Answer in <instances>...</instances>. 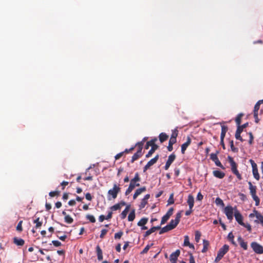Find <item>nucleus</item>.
<instances>
[{"label":"nucleus","mask_w":263,"mask_h":263,"mask_svg":"<svg viewBox=\"0 0 263 263\" xmlns=\"http://www.w3.org/2000/svg\"><path fill=\"white\" fill-rule=\"evenodd\" d=\"M160 229L161 230L159 232V234H162L166 233L170 230H172L168 224H167L166 226H165L164 227H163Z\"/></svg>","instance_id":"32"},{"label":"nucleus","mask_w":263,"mask_h":263,"mask_svg":"<svg viewBox=\"0 0 263 263\" xmlns=\"http://www.w3.org/2000/svg\"><path fill=\"white\" fill-rule=\"evenodd\" d=\"M187 203L189 206L190 209H193L194 205V197L191 194L188 196Z\"/></svg>","instance_id":"18"},{"label":"nucleus","mask_w":263,"mask_h":263,"mask_svg":"<svg viewBox=\"0 0 263 263\" xmlns=\"http://www.w3.org/2000/svg\"><path fill=\"white\" fill-rule=\"evenodd\" d=\"M160 229H161V227L160 226L153 227L152 228H151L150 229L147 230L145 233V234L144 235V236L145 237H146L148 236H149L150 234L153 233V232H155L156 230H160Z\"/></svg>","instance_id":"12"},{"label":"nucleus","mask_w":263,"mask_h":263,"mask_svg":"<svg viewBox=\"0 0 263 263\" xmlns=\"http://www.w3.org/2000/svg\"><path fill=\"white\" fill-rule=\"evenodd\" d=\"M167 202H168V203H167L168 205L172 204L174 203V194H171L170 195L168 200L167 201Z\"/></svg>","instance_id":"43"},{"label":"nucleus","mask_w":263,"mask_h":263,"mask_svg":"<svg viewBox=\"0 0 263 263\" xmlns=\"http://www.w3.org/2000/svg\"><path fill=\"white\" fill-rule=\"evenodd\" d=\"M169 218L170 217L167 215H164L162 217L161 221V225L164 224L169 219Z\"/></svg>","instance_id":"42"},{"label":"nucleus","mask_w":263,"mask_h":263,"mask_svg":"<svg viewBox=\"0 0 263 263\" xmlns=\"http://www.w3.org/2000/svg\"><path fill=\"white\" fill-rule=\"evenodd\" d=\"M213 174L215 177L219 179H222L225 176L224 173L218 170L214 171Z\"/></svg>","instance_id":"17"},{"label":"nucleus","mask_w":263,"mask_h":263,"mask_svg":"<svg viewBox=\"0 0 263 263\" xmlns=\"http://www.w3.org/2000/svg\"><path fill=\"white\" fill-rule=\"evenodd\" d=\"M215 203L217 205H224V203L222 199H221L220 198L217 197L216 198L215 200Z\"/></svg>","instance_id":"48"},{"label":"nucleus","mask_w":263,"mask_h":263,"mask_svg":"<svg viewBox=\"0 0 263 263\" xmlns=\"http://www.w3.org/2000/svg\"><path fill=\"white\" fill-rule=\"evenodd\" d=\"M146 188L145 186H143L140 189H137L133 196L134 199H135L139 195L146 191Z\"/></svg>","instance_id":"14"},{"label":"nucleus","mask_w":263,"mask_h":263,"mask_svg":"<svg viewBox=\"0 0 263 263\" xmlns=\"http://www.w3.org/2000/svg\"><path fill=\"white\" fill-rule=\"evenodd\" d=\"M237 239L240 247L242 248L243 250H247L248 249L247 242L245 241L240 236L238 237Z\"/></svg>","instance_id":"13"},{"label":"nucleus","mask_w":263,"mask_h":263,"mask_svg":"<svg viewBox=\"0 0 263 263\" xmlns=\"http://www.w3.org/2000/svg\"><path fill=\"white\" fill-rule=\"evenodd\" d=\"M203 249H202L201 252L202 253H205L208 250V247L209 246V241L204 239L203 240Z\"/></svg>","instance_id":"27"},{"label":"nucleus","mask_w":263,"mask_h":263,"mask_svg":"<svg viewBox=\"0 0 263 263\" xmlns=\"http://www.w3.org/2000/svg\"><path fill=\"white\" fill-rule=\"evenodd\" d=\"M65 221L69 224L72 223L73 221V219L69 215H66L64 217Z\"/></svg>","instance_id":"35"},{"label":"nucleus","mask_w":263,"mask_h":263,"mask_svg":"<svg viewBox=\"0 0 263 263\" xmlns=\"http://www.w3.org/2000/svg\"><path fill=\"white\" fill-rule=\"evenodd\" d=\"M96 252L97 254V257L99 260H101L103 259V253L100 247L98 245L96 247Z\"/></svg>","instance_id":"20"},{"label":"nucleus","mask_w":263,"mask_h":263,"mask_svg":"<svg viewBox=\"0 0 263 263\" xmlns=\"http://www.w3.org/2000/svg\"><path fill=\"white\" fill-rule=\"evenodd\" d=\"M123 232L122 231H120L118 233H116L115 234V239H120L121 237H122V236L123 235Z\"/></svg>","instance_id":"47"},{"label":"nucleus","mask_w":263,"mask_h":263,"mask_svg":"<svg viewBox=\"0 0 263 263\" xmlns=\"http://www.w3.org/2000/svg\"><path fill=\"white\" fill-rule=\"evenodd\" d=\"M13 240V243L17 246H23L25 244V241L22 238L15 237Z\"/></svg>","instance_id":"11"},{"label":"nucleus","mask_w":263,"mask_h":263,"mask_svg":"<svg viewBox=\"0 0 263 263\" xmlns=\"http://www.w3.org/2000/svg\"><path fill=\"white\" fill-rule=\"evenodd\" d=\"M228 161L231 165V171L232 173L237 176L238 180H241L242 177L237 170V164L233 160V158L231 156H228Z\"/></svg>","instance_id":"3"},{"label":"nucleus","mask_w":263,"mask_h":263,"mask_svg":"<svg viewBox=\"0 0 263 263\" xmlns=\"http://www.w3.org/2000/svg\"><path fill=\"white\" fill-rule=\"evenodd\" d=\"M234 216L236 220L240 225H244L243 217L241 213L237 210L236 208H235L234 210Z\"/></svg>","instance_id":"9"},{"label":"nucleus","mask_w":263,"mask_h":263,"mask_svg":"<svg viewBox=\"0 0 263 263\" xmlns=\"http://www.w3.org/2000/svg\"><path fill=\"white\" fill-rule=\"evenodd\" d=\"M240 133H238L237 132H236L235 133V138L237 140H239L240 141L242 142L243 141V140L242 139V137H241L240 136Z\"/></svg>","instance_id":"58"},{"label":"nucleus","mask_w":263,"mask_h":263,"mask_svg":"<svg viewBox=\"0 0 263 263\" xmlns=\"http://www.w3.org/2000/svg\"><path fill=\"white\" fill-rule=\"evenodd\" d=\"M189 261L190 263H195V259L192 254H190Z\"/></svg>","instance_id":"61"},{"label":"nucleus","mask_w":263,"mask_h":263,"mask_svg":"<svg viewBox=\"0 0 263 263\" xmlns=\"http://www.w3.org/2000/svg\"><path fill=\"white\" fill-rule=\"evenodd\" d=\"M249 162H250V163L251 164V166H252V170L258 169L257 168V165L256 164V163L254 162V160H253L252 159H250L249 160Z\"/></svg>","instance_id":"49"},{"label":"nucleus","mask_w":263,"mask_h":263,"mask_svg":"<svg viewBox=\"0 0 263 263\" xmlns=\"http://www.w3.org/2000/svg\"><path fill=\"white\" fill-rule=\"evenodd\" d=\"M249 137H250V139L249 140V143L251 145L253 143L254 137H253V135L252 133H249Z\"/></svg>","instance_id":"59"},{"label":"nucleus","mask_w":263,"mask_h":263,"mask_svg":"<svg viewBox=\"0 0 263 263\" xmlns=\"http://www.w3.org/2000/svg\"><path fill=\"white\" fill-rule=\"evenodd\" d=\"M218 152L217 151L216 153H212L210 155V159L215 162V164L222 169H224V167L218 159L217 157V154H218Z\"/></svg>","instance_id":"8"},{"label":"nucleus","mask_w":263,"mask_h":263,"mask_svg":"<svg viewBox=\"0 0 263 263\" xmlns=\"http://www.w3.org/2000/svg\"><path fill=\"white\" fill-rule=\"evenodd\" d=\"M183 246L185 247H189L190 248L194 249V246L193 244L190 243L189 241V237L187 235L184 236V240L183 242Z\"/></svg>","instance_id":"19"},{"label":"nucleus","mask_w":263,"mask_h":263,"mask_svg":"<svg viewBox=\"0 0 263 263\" xmlns=\"http://www.w3.org/2000/svg\"><path fill=\"white\" fill-rule=\"evenodd\" d=\"M140 186V184L139 183H137L136 182H133V180H130V184L129 185V187L130 189H132L134 190L136 186Z\"/></svg>","instance_id":"39"},{"label":"nucleus","mask_w":263,"mask_h":263,"mask_svg":"<svg viewBox=\"0 0 263 263\" xmlns=\"http://www.w3.org/2000/svg\"><path fill=\"white\" fill-rule=\"evenodd\" d=\"M159 138L160 142L163 143L168 139V136L165 133H161L159 135Z\"/></svg>","instance_id":"26"},{"label":"nucleus","mask_w":263,"mask_h":263,"mask_svg":"<svg viewBox=\"0 0 263 263\" xmlns=\"http://www.w3.org/2000/svg\"><path fill=\"white\" fill-rule=\"evenodd\" d=\"M229 249V246L228 245H223L221 248L217 253V256L215 258L214 262L216 263L218 262L223 257V256L228 252Z\"/></svg>","instance_id":"4"},{"label":"nucleus","mask_w":263,"mask_h":263,"mask_svg":"<svg viewBox=\"0 0 263 263\" xmlns=\"http://www.w3.org/2000/svg\"><path fill=\"white\" fill-rule=\"evenodd\" d=\"M173 211H174V209L173 208H171L167 212V213H166V215H167L169 217H170L173 213Z\"/></svg>","instance_id":"57"},{"label":"nucleus","mask_w":263,"mask_h":263,"mask_svg":"<svg viewBox=\"0 0 263 263\" xmlns=\"http://www.w3.org/2000/svg\"><path fill=\"white\" fill-rule=\"evenodd\" d=\"M159 155H157L154 158L152 159L151 160H149L147 163H148V165H150L151 166H152L154 164H155L157 161H158L159 159Z\"/></svg>","instance_id":"30"},{"label":"nucleus","mask_w":263,"mask_h":263,"mask_svg":"<svg viewBox=\"0 0 263 263\" xmlns=\"http://www.w3.org/2000/svg\"><path fill=\"white\" fill-rule=\"evenodd\" d=\"M181 217V212H180L176 214V217L174 220L172 219L171 220V221L168 224V225L170 227V228L171 229V230L174 229V228H175L177 227V226L180 222Z\"/></svg>","instance_id":"5"},{"label":"nucleus","mask_w":263,"mask_h":263,"mask_svg":"<svg viewBox=\"0 0 263 263\" xmlns=\"http://www.w3.org/2000/svg\"><path fill=\"white\" fill-rule=\"evenodd\" d=\"M60 191L56 190L54 191H51V192H49V195L51 197H53L54 196H59L60 195Z\"/></svg>","instance_id":"37"},{"label":"nucleus","mask_w":263,"mask_h":263,"mask_svg":"<svg viewBox=\"0 0 263 263\" xmlns=\"http://www.w3.org/2000/svg\"><path fill=\"white\" fill-rule=\"evenodd\" d=\"M235 209H234L232 206L228 205L224 208V213L227 216L228 219L231 221L233 218V213Z\"/></svg>","instance_id":"6"},{"label":"nucleus","mask_w":263,"mask_h":263,"mask_svg":"<svg viewBox=\"0 0 263 263\" xmlns=\"http://www.w3.org/2000/svg\"><path fill=\"white\" fill-rule=\"evenodd\" d=\"M131 180H133V182H139L141 179H140V177L139 176V173H136L135 175L134 178Z\"/></svg>","instance_id":"41"},{"label":"nucleus","mask_w":263,"mask_h":263,"mask_svg":"<svg viewBox=\"0 0 263 263\" xmlns=\"http://www.w3.org/2000/svg\"><path fill=\"white\" fill-rule=\"evenodd\" d=\"M107 232H108L107 229H102L101 232V234L100 235V237L101 238H103Z\"/></svg>","instance_id":"51"},{"label":"nucleus","mask_w":263,"mask_h":263,"mask_svg":"<svg viewBox=\"0 0 263 263\" xmlns=\"http://www.w3.org/2000/svg\"><path fill=\"white\" fill-rule=\"evenodd\" d=\"M22 223H23L22 220L20 221L18 223L16 228V229L17 231L22 232L23 231Z\"/></svg>","instance_id":"45"},{"label":"nucleus","mask_w":263,"mask_h":263,"mask_svg":"<svg viewBox=\"0 0 263 263\" xmlns=\"http://www.w3.org/2000/svg\"><path fill=\"white\" fill-rule=\"evenodd\" d=\"M248 184L250 194L252 196V198L255 202V205L258 206L260 203V199L256 195L257 187L255 185H253V184L250 181L248 182Z\"/></svg>","instance_id":"2"},{"label":"nucleus","mask_w":263,"mask_h":263,"mask_svg":"<svg viewBox=\"0 0 263 263\" xmlns=\"http://www.w3.org/2000/svg\"><path fill=\"white\" fill-rule=\"evenodd\" d=\"M86 218L87 219V220H89L92 223H95L96 222V219L95 217L92 215H87L86 216Z\"/></svg>","instance_id":"38"},{"label":"nucleus","mask_w":263,"mask_h":263,"mask_svg":"<svg viewBox=\"0 0 263 263\" xmlns=\"http://www.w3.org/2000/svg\"><path fill=\"white\" fill-rule=\"evenodd\" d=\"M243 115L244 114L243 113H240L237 116L235 119V122L237 125H240L241 118L243 116Z\"/></svg>","instance_id":"29"},{"label":"nucleus","mask_w":263,"mask_h":263,"mask_svg":"<svg viewBox=\"0 0 263 263\" xmlns=\"http://www.w3.org/2000/svg\"><path fill=\"white\" fill-rule=\"evenodd\" d=\"M143 143H144V142L142 141L141 142L137 143L135 146H137L138 147V149H140V151H142V148H143Z\"/></svg>","instance_id":"54"},{"label":"nucleus","mask_w":263,"mask_h":263,"mask_svg":"<svg viewBox=\"0 0 263 263\" xmlns=\"http://www.w3.org/2000/svg\"><path fill=\"white\" fill-rule=\"evenodd\" d=\"M52 243L55 246V247H59L62 245V243L61 242H60L58 240H52Z\"/></svg>","instance_id":"56"},{"label":"nucleus","mask_w":263,"mask_h":263,"mask_svg":"<svg viewBox=\"0 0 263 263\" xmlns=\"http://www.w3.org/2000/svg\"><path fill=\"white\" fill-rule=\"evenodd\" d=\"M180 251L179 250H177L175 252L172 253L170 255V259L171 260H177L178 257L180 255Z\"/></svg>","instance_id":"15"},{"label":"nucleus","mask_w":263,"mask_h":263,"mask_svg":"<svg viewBox=\"0 0 263 263\" xmlns=\"http://www.w3.org/2000/svg\"><path fill=\"white\" fill-rule=\"evenodd\" d=\"M228 130V128L227 126L222 125L221 126V132L220 135V140H224V138L226 136V134Z\"/></svg>","instance_id":"22"},{"label":"nucleus","mask_w":263,"mask_h":263,"mask_svg":"<svg viewBox=\"0 0 263 263\" xmlns=\"http://www.w3.org/2000/svg\"><path fill=\"white\" fill-rule=\"evenodd\" d=\"M157 140V138H154L152 139L151 140L147 142L145 146V149H148L149 146L153 147V145H156L155 144L156 141Z\"/></svg>","instance_id":"23"},{"label":"nucleus","mask_w":263,"mask_h":263,"mask_svg":"<svg viewBox=\"0 0 263 263\" xmlns=\"http://www.w3.org/2000/svg\"><path fill=\"white\" fill-rule=\"evenodd\" d=\"M260 105L258 102H257L255 104L254 107V110H253L254 112L258 113V110L259 109Z\"/></svg>","instance_id":"53"},{"label":"nucleus","mask_w":263,"mask_h":263,"mask_svg":"<svg viewBox=\"0 0 263 263\" xmlns=\"http://www.w3.org/2000/svg\"><path fill=\"white\" fill-rule=\"evenodd\" d=\"M176 157L175 154L174 153H172L168 156L167 162L172 164L173 162V161L175 160Z\"/></svg>","instance_id":"33"},{"label":"nucleus","mask_w":263,"mask_h":263,"mask_svg":"<svg viewBox=\"0 0 263 263\" xmlns=\"http://www.w3.org/2000/svg\"><path fill=\"white\" fill-rule=\"evenodd\" d=\"M130 209V205H127L120 215L121 218L124 219L127 216Z\"/></svg>","instance_id":"21"},{"label":"nucleus","mask_w":263,"mask_h":263,"mask_svg":"<svg viewBox=\"0 0 263 263\" xmlns=\"http://www.w3.org/2000/svg\"><path fill=\"white\" fill-rule=\"evenodd\" d=\"M121 191V188L119 185L114 183L113 187L108 190L107 192V199L110 200L112 199H115L117 197V195Z\"/></svg>","instance_id":"1"},{"label":"nucleus","mask_w":263,"mask_h":263,"mask_svg":"<svg viewBox=\"0 0 263 263\" xmlns=\"http://www.w3.org/2000/svg\"><path fill=\"white\" fill-rule=\"evenodd\" d=\"M153 245V243H151V245H147L145 248L143 250V251H142V253H143V254H145V253H146L149 250V249L151 248V247Z\"/></svg>","instance_id":"50"},{"label":"nucleus","mask_w":263,"mask_h":263,"mask_svg":"<svg viewBox=\"0 0 263 263\" xmlns=\"http://www.w3.org/2000/svg\"><path fill=\"white\" fill-rule=\"evenodd\" d=\"M251 247L253 251L257 254H261L263 253V247L256 242H252Z\"/></svg>","instance_id":"7"},{"label":"nucleus","mask_w":263,"mask_h":263,"mask_svg":"<svg viewBox=\"0 0 263 263\" xmlns=\"http://www.w3.org/2000/svg\"><path fill=\"white\" fill-rule=\"evenodd\" d=\"M124 154V152H122L119 153V154H117L115 157V159L116 160L119 159Z\"/></svg>","instance_id":"60"},{"label":"nucleus","mask_w":263,"mask_h":263,"mask_svg":"<svg viewBox=\"0 0 263 263\" xmlns=\"http://www.w3.org/2000/svg\"><path fill=\"white\" fill-rule=\"evenodd\" d=\"M200 237H201V233L198 231H196L195 232V239L197 242H198L199 241Z\"/></svg>","instance_id":"40"},{"label":"nucleus","mask_w":263,"mask_h":263,"mask_svg":"<svg viewBox=\"0 0 263 263\" xmlns=\"http://www.w3.org/2000/svg\"><path fill=\"white\" fill-rule=\"evenodd\" d=\"M191 139L190 137H187V141L181 145V152L182 154H185V152L187 148V147L191 144Z\"/></svg>","instance_id":"10"},{"label":"nucleus","mask_w":263,"mask_h":263,"mask_svg":"<svg viewBox=\"0 0 263 263\" xmlns=\"http://www.w3.org/2000/svg\"><path fill=\"white\" fill-rule=\"evenodd\" d=\"M147 203V201L144 200V199H142L141 202L140 203V204L139 205V207L140 209H143L145 207V206Z\"/></svg>","instance_id":"52"},{"label":"nucleus","mask_w":263,"mask_h":263,"mask_svg":"<svg viewBox=\"0 0 263 263\" xmlns=\"http://www.w3.org/2000/svg\"><path fill=\"white\" fill-rule=\"evenodd\" d=\"M230 147H231V149L232 151H233L234 153H237L238 152V148H236L234 146V142H233V140L230 141Z\"/></svg>","instance_id":"36"},{"label":"nucleus","mask_w":263,"mask_h":263,"mask_svg":"<svg viewBox=\"0 0 263 263\" xmlns=\"http://www.w3.org/2000/svg\"><path fill=\"white\" fill-rule=\"evenodd\" d=\"M142 155V151H141L140 149H138L137 152L133 156L131 160V162L133 163L135 161L137 160L140 157H141Z\"/></svg>","instance_id":"16"},{"label":"nucleus","mask_w":263,"mask_h":263,"mask_svg":"<svg viewBox=\"0 0 263 263\" xmlns=\"http://www.w3.org/2000/svg\"><path fill=\"white\" fill-rule=\"evenodd\" d=\"M69 182L68 181H64L61 183V185L62 186V189L64 190L65 189V187L68 184Z\"/></svg>","instance_id":"62"},{"label":"nucleus","mask_w":263,"mask_h":263,"mask_svg":"<svg viewBox=\"0 0 263 263\" xmlns=\"http://www.w3.org/2000/svg\"><path fill=\"white\" fill-rule=\"evenodd\" d=\"M252 173L254 178L257 180H259L260 179V176L258 172V169L252 170Z\"/></svg>","instance_id":"34"},{"label":"nucleus","mask_w":263,"mask_h":263,"mask_svg":"<svg viewBox=\"0 0 263 263\" xmlns=\"http://www.w3.org/2000/svg\"><path fill=\"white\" fill-rule=\"evenodd\" d=\"M241 226L244 227H245L247 229V230L248 231H249L250 232H251L252 228H251V225L249 223H244V225H241Z\"/></svg>","instance_id":"55"},{"label":"nucleus","mask_w":263,"mask_h":263,"mask_svg":"<svg viewBox=\"0 0 263 263\" xmlns=\"http://www.w3.org/2000/svg\"><path fill=\"white\" fill-rule=\"evenodd\" d=\"M148 220V218H142L138 221L137 225L138 226H144V225H145L147 223Z\"/></svg>","instance_id":"28"},{"label":"nucleus","mask_w":263,"mask_h":263,"mask_svg":"<svg viewBox=\"0 0 263 263\" xmlns=\"http://www.w3.org/2000/svg\"><path fill=\"white\" fill-rule=\"evenodd\" d=\"M57 237L61 240L62 241H64L66 238H67V236L66 235H59L58 234H57Z\"/></svg>","instance_id":"64"},{"label":"nucleus","mask_w":263,"mask_h":263,"mask_svg":"<svg viewBox=\"0 0 263 263\" xmlns=\"http://www.w3.org/2000/svg\"><path fill=\"white\" fill-rule=\"evenodd\" d=\"M178 135V130L177 129H175L172 130L171 138H177Z\"/></svg>","instance_id":"44"},{"label":"nucleus","mask_w":263,"mask_h":263,"mask_svg":"<svg viewBox=\"0 0 263 263\" xmlns=\"http://www.w3.org/2000/svg\"><path fill=\"white\" fill-rule=\"evenodd\" d=\"M135 218V210H133L129 213L128 216V220L129 221H133Z\"/></svg>","instance_id":"31"},{"label":"nucleus","mask_w":263,"mask_h":263,"mask_svg":"<svg viewBox=\"0 0 263 263\" xmlns=\"http://www.w3.org/2000/svg\"><path fill=\"white\" fill-rule=\"evenodd\" d=\"M33 223L36 224L35 228V229H39L41 228V227L42 225L43 222H42V220H40V218L37 217L33 220Z\"/></svg>","instance_id":"25"},{"label":"nucleus","mask_w":263,"mask_h":263,"mask_svg":"<svg viewBox=\"0 0 263 263\" xmlns=\"http://www.w3.org/2000/svg\"><path fill=\"white\" fill-rule=\"evenodd\" d=\"M203 196L200 192H199L197 196V200L201 201L203 199Z\"/></svg>","instance_id":"63"},{"label":"nucleus","mask_w":263,"mask_h":263,"mask_svg":"<svg viewBox=\"0 0 263 263\" xmlns=\"http://www.w3.org/2000/svg\"><path fill=\"white\" fill-rule=\"evenodd\" d=\"M158 148V146L157 145H153V147H152L151 149L149 151L148 153L146 155V158L150 157Z\"/></svg>","instance_id":"24"},{"label":"nucleus","mask_w":263,"mask_h":263,"mask_svg":"<svg viewBox=\"0 0 263 263\" xmlns=\"http://www.w3.org/2000/svg\"><path fill=\"white\" fill-rule=\"evenodd\" d=\"M110 209L111 211H117L121 209L120 204H116L113 206L110 207Z\"/></svg>","instance_id":"46"}]
</instances>
